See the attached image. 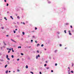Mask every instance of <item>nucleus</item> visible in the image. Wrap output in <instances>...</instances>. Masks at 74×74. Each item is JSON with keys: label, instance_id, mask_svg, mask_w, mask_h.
Wrapping results in <instances>:
<instances>
[{"label": "nucleus", "instance_id": "obj_1", "mask_svg": "<svg viewBox=\"0 0 74 74\" xmlns=\"http://www.w3.org/2000/svg\"><path fill=\"white\" fill-rule=\"evenodd\" d=\"M11 41H13V42H16H16L15 41V40L12 39H11Z\"/></svg>", "mask_w": 74, "mask_h": 74}, {"label": "nucleus", "instance_id": "obj_2", "mask_svg": "<svg viewBox=\"0 0 74 74\" xmlns=\"http://www.w3.org/2000/svg\"><path fill=\"white\" fill-rule=\"evenodd\" d=\"M3 42L4 43V45H7L6 44H5V43L4 42Z\"/></svg>", "mask_w": 74, "mask_h": 74}, {"label": "nucleus", "instance_id": "obj_3", "mask_svg": "<svg viewBox=\"0 0 74 74\" xmlns=\"http://www.w3.org/2000/svg\"><path fill=\"white\" fill-rule=\"evenodd\" d=\"M26 69H28V66L27 65H26Z\"/></svg>", "mask_w": 74, "mask_h": 74}, {"label": "nucleus", "instance_id": "obj_4", "mask_svg": "<svg viewBox=\"0 0 74 74\" xmlns=\"http://www.w3.org/2000/svg\"><path fill=\"white\" fill-rule=\"evenodd\" d=\"M8 66V64H6V65H5V68H6Z\"/></svg>", "mask_w": 74, "mask_h": 74}, {"label": "nucleus", "instance_id": "obj_5", "mask_svg": "<svg viewBox=\"0 0 74 74\" xmlns=\"http://www.w3.org/2000/svg\"><path fill=\"white\" fill-rule=\"evenodd\" d=\"M22 34L23 35H25V32H22Z\"/></svg>", "mask_w": 74, "mask_h": 74}, {"label": "nucleus", "instance_id": "obj_6", "mask_svg": "<svg viewBox=\"0 0 74 74\" xmlns=\"http://www.w3.org/2000/svg\"><path fill=\"white\" fill-rule=\"evenodd\" d=\"M39 45H40V44H38L37 45V47H38V46H39Z\"/></svg>", "mask_w": 74, "mask_h": 74}, {"label": "nucleus", "instance_id": "obj_7", "mask_svg": "<svg viewBox=\"0 0 74 74\" xmlns=\"http://www.w3.org/2000/svg\"><path fill=\"white\" fill-rule=\"evenodd\" d=\"M4 19H5V21H7V19L6 18V17H4Z\"/></svg>", "mask_w": 74, "mask_h": 74}, {"label": "nucleus", "instance_id": "obj_8", "mask_svg": "<svg viewBox=\"0 0 74 74\" xmlns=\"http://www.w3.org/2000/svg\"><path fill=\"white\" fill-rule=\"evenodd\" d=\"M8 71H6V74H7V73H8Z\"/></svg>", "mask_w": 74, "mask_h": 74}, {"label": "nucleus", "instance_id": "obj_9", "mask_svg": "<svg viewBox=\"0 0 74 74\" xmlns=\"http://www.w3.org/2000/svg\"><path fill=\"white\" fill-rule=\"evenodd\" d=\"M69 35H72V34H71V33H69Z\"/></svg>", "mask_w": 74, "mask_h": 74}, {"label": "nucleus", "instance_id": "obj_10", "mask_svg": "<svg viewBox=\"0 0 74 74\" xmlns=\"http://www.w3.org/2000/svg\"><path fill=\"white\" fill-rule=\"evenodd\" d=\"M21 48V47L20 46V47H18V48Z\"/></svg>", "mask_w": 74, "mask_h": 74}, {"label": "nucleus", "instance_id": "obj_11", "mask_svg": "<svg viewBox=\"0 0 74 74\" xmlns=\"http://www.w3.org/2000/svg\"><path fill=\"white\" fill-rule=\"evenodd\" d=\"M40 55H38V58H40Z\"/></svg>", "mask_w": 74, "mask_h": 74}, {"label": "nucleus", "instance_id": "obj_12", "mask_svg": "<svg viewBox=\"0 0 74 74\" xmlns=\"http://www.w3.org/2000/svg\"><path fill=\"white\" fill-rule=\"evenodd\" d=\"M12 52H14V50H13V48H12Z\"/></svg>", "mask_w": 74, "mask_h": 74}, {"label": "nucleus", "instance_id": "obj_13", "mask_svg": "<svg viewBox=\"0 0 74 74\" xmlns=\"http://www.w3.org/2000/svg\"><path fill=\"white\" fill-rule=\"evenodd\" d=\"M17 18H18V19H19V18H20L19 17V16H17Z\"/></svg>", "mask_w": 74, "mask_h": 74}, {"label": "nucleus", "instance_id": "obj_14", "mask_svg": "<svg viewBox=\"0 0 74 74\" xmlns=\"http://www.w3.org/2000/svg\"><path fill=\"white\" fill-rule=\"evenodd\" d=\"M8 55H6V58H8Z\"/></svg>", "mask_w": 74, "mask_h": 74}, {"label": "nucleus", "instance_id": "obj_15", "mask_svg": "<svg viewBox=\"0 0 74 74\" xmlns=\"http://www.w3.org/2000/svg\"><path fill=\"white\" fill-rule=\"evenodd\" d=\"M12 58H14V56L12 55Z\"/></svg>", "mask_w": 74, "mask_h": 74}, {"label": "nucleus", "instance_id": "obj_16", "mask_svg": "<svg viewBox=\"0 0 74 74\" xmlns=\"http://www.w3.org/2000/svg\"><path fill=\"white\" fill-rule=\"evenodd\" d=\"M10 18H11L12 19H13V18H12V16H10Z\"/></svg>", "mask_w": 74, "mask_h": 74}, {"label": "nucleus", "instance_id": "obj_17", "mask_svg": "<svg viewBox=\"0 0 74 74\" xmlns=\"http://www.w3.org/2000/svg\"><path fill=\"white\" fill-rule=\"evenodd\" d=\"M8 60H10V58H7Z\"/></svg>", "mask_w": 74, "mask_h": 74}, {"label": "nucleus", "instance_id": "obj_18", "mask_svg": "<svg viewBox=\"0 0 74 74\" xmlns=\"http://www.w3.org/2000/svg\"><path fill=\"white\" fill-rule=\"evenodd\" d=\"M36 59H38V56H36Z\"/></svg>", "mask_w": 74, "mask_h": 74}, {"label": "nucleus", "instance_id": "obj_19", "mask_svg": "<svg viewBox=\"0 0 74 74\" xmlns=\"http://www.w3.org/2000/svg\"><path fill=\"white\" fill-rule=\"evenodd\" d=\"M30 72L31 73H32V74H34L33 72Z\"/></svg>", "mask_w": 74, "mask_h": 74}, {"label": "nucleus", "instance_id": "obj_20", "mask_svg": "<svg viewBox=\"0 0 74 74\" xmlns=\"http://www.w3.org/2000/svg\"><path fill=\"white\" fill-rule=\"evenodd\" d=\"M1 50H2V49H3V47H1Z\"/></svg>", "mask_w": 74, "mask_h": 74}, {"label": "nucleus", "instance_id": "obj_21", "mask_svg": "<svg viewBox=\"0 0 74 74\" xmlns=\"http://www.w3.org/2000/svg\"><path fill=\"white\" fill-rule=\"evenodd\" d=\"M64 32L65 33H66V30H65L64 31Z\"/></svg>", "mask_w": 74, "mask_h": 74}, {"label": "nucleus", "instance_id": "obj_22", "mask_svg": "<svg viewBox=\"0 0 74 74\" xmlns=\"http://www.w3.org/2000/svg\"><path fill=\"white\" fill-rule=\"evenodd\" d=\"M58 51L57 50H56L55 51V52H57Z\"/></svg>", "mask_w": 74, "mask_h": 74}, {"label": "nucleus", "instance_id": "obj_23", "mask_svg": "<svg viewBox=\"0 0 74 74\" xmlns=\"http://www.w3.org/2000/svg\"><path fill=\"white\" fill-rule=\"evenodd\" d=\"M2 29H4V28L3 27H1Z\"/></svg>", "mask_w": 74, "mask_h": 74}, {"label": "nucleus", "instance_id": "obj_24", "mask_svg": "<svg viewBox=\"0 0 74 74\" xmlns=\"http://www.w3.org/2000/svg\"><path fill=\"white\" fill-rule=\"evenodd\" d=\"M44 46V45L42 44L41 45V47H43Z\"/></svg>", "mask_w": 74, "mask_h": 74}, {"label": "nucleus", "instance_id": "obj_25", "mask_svg": "<svg viewBox=\"0 0 74 74\" xmlns=\"http://www.w3.org/2000/svg\"><path fill=\"white\" fill-rule=\"evenodd\" d=\"M71 73H73V71H71Z\"/></svg>", "mask_w": 74, "mask_h": 74}, {"label": "nucleus", "instance_id": "obj_26", "mask_svg": "<svg viewBox=\"0 0 74 74\" xmlns=\"http://www.w3.org/2000/svg\"><path fill=\"white\" fill-rule=\"evenodd\" d=\"M35 30H37V28L36 27H35Z\"/></svg>", "mask_w": 74, "mask_h": 74}, {"label": "nucleus", "instance_id": "obj_27", "mask_svg": "<svg viewBox=\"0 0 74 74\" xmlns=\"http://www.w3.org/2000/svg\"><path fill=\"white\" fill-rule=\"evenodd\" d=\"M14 33H16V32L15 31H14Z\"/></svg>", "mask_w": 74, "mask_h": 74}, {"label": "nucleus", "instance_id": "obj_28", "mask_svg": "<svg viewBox=\"0 0 74 74\" xmlns=\"http://www.w3.org/2000/svg\"><path fill=\"white\" fill-rule=\"evenodd\" d=\"M33 38H35V36H32Z\"/></svg>", "mask_w": 74, "mask_h": 74}, {"label": "nucleus", "instance_id": "obj_29", "mask_svg": "<svg viewBox=\"0 0 74 74\" xmlns=\"http://www.w3.org/2000/svg\"><path fill=\"white\" fill-rule=\"evenodd\" d=\"M17 60V61H19V59H18Z\"/></svg>", "mask_w": 74, "mask_h": 74}, {"label": "nucleus", "instance_id": "obj_30", "mask_svg": "<svg viewBox=\"0 0 74 74\" xmlns=\"http://www.w3.org/2000/svg\"><path fill=\"white\" fill-rule=\"evenodd\" d=\"M44 66H47V64H45Z\"/></svg>", "mask_w": 74, "mask_h": 74}, {"label": "nucleus", "instance_id": "obj_31", "mask_svg": "<svg viewBox=\"0 0 74 74\" xmlns=\"http://www.w3.org/2000/svg\"><path fill=\"white\" fill-rule=\"evenodd\" d=\"M66 25H69V23H66Z\"/></svg>", "mask_w": 74, "mask_h": 74}, {"label": "nucleus", "instance_id": "obj_32", "mask_svg": "<svg viewBox=\"0 0 74 74\" xmlns=\"http://www.w3.org/2000/svg\"><path fill=\"white\" fill-rule=\"evenodd\" d=\"M51 73H53V70H52L51 71Z\"/></svg>", "mask_w": 74, "mask_h": 74}, {"label": "nucleus", "instance_id": "obj_33", "mask_svg": "<svg viewBox=\"0 0 74 74\" xmlns=\"http://www.w3.org/2000/svg\"><path fill=\"white\" fill-rule=\"evenodd\" d=\"M21 55H23V53H21Z\"/></svg>", "mask_w": 74, "mask_h": 74}, {"label": "nucleus", "instance_id": "obj_34", "mask_svg": "<svg viewBox=\"0 0 74 74\" xmlns=\"http://www.w3.org/2000/svg\"><path fill=\"white\" fill-rule=\"evenodd\" d=\"M35 42H36V43H37V41L36 40L35 41Z\"/></svg>", "mask_w": 74, "mask_h": 74}, {"label": "nucleus", "instance_id": "obj_35", "mask_svg": "<svg viewBox=\"0 0 74 74\" xmlns=\"http://www.w3.org/2000/svg\"><path fill=\"white\" fill-rule=\"evenodd\" d=\"M37 52H38V53H39V51H38V50H37Z\"/></svg>", "mask_w": 74, "mask_h": 74}, {"label": "nucleus", "instance_id": "obj_36", "mask_svg": "<svg viewBox=\"0 0 74 74\" xmlns=\"http://www.w3.org/2000/svg\"><path fill=\"white\" fill-rule=\"evenodd\" d=\"M49 69V67H48L47 68V69Z\"/></svg>", "mask_w": 74, "mask_h": 74}, {"label": "nucleus", "instance_id": "obj_37", "mask_svg": "<svg viewBox=\"0 0 74 74\" xmlns=\"http://www.w3.org/2000/svg\"><path fill=\"white\" fill-rule=\"evenodd\" d=\"M70 27H71V28H73V27H72V26L71 25Z\"/></svg>", "mask_w": 74, "mask_h": 74}, {"label": "nucleus", "instance_id": "obj_38", "mask_svg": "<svg viewBox=\"0 0 74 74\" xmlns=\"http://www.w3.org/2000/svg\"><path fill=\"white\" fill-rule=\"evenodd\" d=\"M60 47H62V45L61 44H60Z\"/></svg>", "mask_w": 74, "mask_h": 74}, {"label": "nucleus", "instance_id": "obj_39", "mask_svg": "<svg viewBox=\"0 0 74 74\" xmlns=\"http://www.w3.org/2000/svg\"><path fill=\"white\" fill-rule=\"evenodd\" d=\"M68 69H69V70H70V68L69 67H68Z\"/></svg>", "mask_w": 74, "mask_h": 74}, {"label": "nucleus", "instance_id": "obj_40", "mask_svg": "<svg viewBox=\"0 0 74 74\" xmlns=\"http://www.w3.org/2000/svg\"><path fill=\"white\" fill-rule=\"evenodd\" d=\"M7 6H8V3H7Z\"/></svg>", "mask_w": 74, "mask_h": 74}, {"label": "nucleus", "instance_id": "obj_41", "mask_svg": "<svg viewBox=\"0 0 74 74\" xmlns=\"http://www.w3.org/2000/svg\"><path fill=\"white\" fill-rule=\"evenodd\" d=\"M40 74H42V73H41V72H40Z\"/></svg>", "mask_w": 74, "mask_h": 74}, {"label": "nucleus", "instance_id": "obj_42", "mask_svg": "<svg viewBox=\"0 0 74 74\" xmlns=\"http://www.w3.org/2000/svg\"><path fill=\"white\" fill-rule=\"evenodd\" d=\"M5 2H7V1L6 0H4Z\"/></svg>", "mask_w": 74, "mask_h": 74}, {"label": "nucleus", "instance_id": "obj_43", "mask_svg": "<svg viewBox=\"0 0 74 74\" xmlns=\"http://www.w3.org/2000/svg\"><path fill=\"white\" fill-rule=\"evenodd\" d=\"M9 50H10V51H11V50H12L11 49H9Z\"/></svg>", "mask_w": 74, "mask_h": 74}, {"label": "nucleus", "instance_id": "obj_44", "mask_svg": "<svg viewBox=\"0 0 74 74\" xmlns=\"http://www.w3.org/2000/svg\"><path fill=\"white\" fill-rule=\"evenodd\" d=\"M23 25H25V23H24V22H23Z\"/></svg>", "mask_w": 74, "mask_h": 74}, {"label": "nucleus", "instance_id": "obj_45", "mask_svg": "<svg viewBox=\"0 0 74 74\" xmlns=\"http://www.w3.org/2000/svg\"><path fill=\"white\" fill-rule=\"evenodd\" d=\"M55 66H57V64L56 63V64H55Z\"/></svg>", "mask_w": 74, "mask_h": 74}, {"label": "nucleus", "instance_id": "obj_46", "mask_svg": "<svg viewBox=\"0 0 74 74\" xmlns=\"http://www.w3.org/2000/svg\"><path fill=\"white\" fill-rule=\"evenodd\" d=\"M33 40H31V42H33Z\"/></svg>", "mask_w": 74, "mask_h": 74}, {"label": "nucleus", "instance_id": "obj_47", "mask_svg": "<svg viewBox=\"0 0 74 74\" xmlns=\"http://www.w3.org/2000/svg\"><path fill=\"white\" fill-rule=\"evenodd\" d=\"M46 63H48V62L47 61H46Z\"/></svg>", "mask_w": 74, "mask_h": 74}, {"label": "nucleus", "instance_id": "obj_48", "mask_svg": "<svg viewBox=\"0 0 74 74\" xmlns=\"http://www.w3.org/2000/svg\"><path fill=\"white\" fill-rule=\"evenodd\" d=\"M1 62H3V60H1Z\"/></svg>", "mask_w": 74, "mask_h": 74}, {"label": "nucleus", "instance_id": "obj_49", "mask_svg": "<svg viewBox=\"0 0 74 74\" xmlns=\"http://www.w3.org/2000/svg\"><path fill=\"white\" fill-rule=\"evenodd\" d=\"M10 51H8V53H10Z\"/></svg>", "mask_w": 74, "mask_h": 74}, {"label": "nucleus", "instance_id": "obj_50", "mask_svg": "<svg viewBox=\"0 0 74 74\" xmlns=\"http://www.w3.org/2000/svg\"><path fill=\"white\" fill-rule=\"evenodd\" d=\"M71 32L70 31H69V33H70Z\"/></svg>", "mask_w": 74, "mask_h": 74}, {"label": "nucleus", "instance_id": "obj_51", "mask_svg": "<svg viewBox=\"0 0 74 74\" xmlns=\"http://www.w3.org/2000/svg\"><path fill=\"white\" fill-rule=\"evenodd\" d=\"M7 37H8V35H6Z\"/></svg>", "mask_w": 74, "mask_h": 74}, {"label": "nucleus", "instance_id": "obj_52", "mask_svg": "<svg viewBox=\"0 0 74 74\" xmlns=\"http://www.w3.org/2000/svg\"><path fill=\"white\" fill-rule=\"evenodd\" d=\"M17 71H19V70H17Z\"/></svg>", "mask_w": 74, "mask_h": 74}, {"label": "nucleus", "instance_id": "obj_53", "mask_svg": "<svg viewBox=\"0 0 74 74\" xmlns=\"http://www.w3.org/2000/svg\"><path fill=\"white\" fill-rule=\"evenodd\" d=\"M7 49L8 50V49H9L8 48H7Z\"/></svg>", "mask_w": 74, "mask_h": 74}, {"label": "nucleus", "instance_id": "obj_54", "mask_svg": "<svg viewBox=\"0 0 74 74\" xmlns=\"http://www.w3.org/2000/svg\"><path fill=\"white\" fill-rule=\"evenodd\" d=\"M9 73H10V72H11V71H9Z\"/></svg>", "mask_w": 74, "mask_h": 74}, {"label": "nucleus", "instance_id": "obj_55", "mask_svg": "<svg viewBox=\"0 0 74 74\" xmlns=\"http://www.w3.org/2000/svg\"><path fill=\"white\" fill-rule=\"evenodd\" d=\"M1 54L0 53V56H1Z\"/></svg>", "mask_w": 74, "mask_h": 74}, {"label": "nucleus", "instance_id": "obj_56", "mask_svg": "<svg viewBox=\"0 0 74 74\" xmlns=\"http://www.w3.org/2000/svg\"><path fill=\"white\" fill-rule=\"evenodd\" d=\"M15 30H16V31L17 30V29H16Z\"/></svg>", "mask_w": 74, "mask_h": 74}, {"label": "nucleus", "instance_id": "obj_57", "mask_svg": "<svg viewBox=\"0 0 74 74\" xmlns=\"http://www.w3.org/2000/svg\"><path fill=\"white\" fill-rule=\"evenodd\" d=\"M72 67H73V64H72Z\"/></svg>", "mask_w": 74, "mask_h": 74}, {"label": "nucleus", "instance_id": "obj_58", "mask_svg": "<svg viewBox=\"0 0 74 74\" xmlns=\"http://www.w3.org/2000/svg\"><path fill=\"white\" fill-rule=\"evenodd\" d=\"M16 16H18V14H16Z\"/></svg>", "mask_w": 74, "mask_h": 74}, {"label": "nucleus", "instance_id": "obj_59", "mask_svg": "<svg viewBox=\"0 0 74 74\" xmlns=\"http://www.w3.org/2000/svg\"><path fill=\"white\" fill-rule=\"evenodd\" d=\"M31 47H29V48H30Z\"/></svg>", "mask_w": 74, "mask_h": 74}, {"label": "nucleus", "instance_id": "obj_60", "mask_svg": "<svg viewBox=\"0 0 74 74\" xmlns=\"http://www.w3.org/2000/svg\"><path fill=\"white\" fill-rule=\"evenodd\" d=\"M7 13H8V12H7Z\"/></svg>", "mask_w": 74, "mask_h": 74}, {"label": "nucleus", "instance_id": "obj_61", "mask_svg": "<svg viewBox=\"0 0 74 74\" xmlns=\"http://www.w3.org/2000/svg\"><path fill=\"white\" fill-rule=\"evenodd\" d=\"M69 74H70V73H69Z\"/></svg>", "mask_w": 74, "mask_h": 74}, {"label": "nucleus", "instance_id": "obj_62", "mask_svg": "<svg viewBox=\"0 0 74 74\" xmlns=\"http://www.w3.org/2000/svg\"><path fill=\"white\" fill-rule=\"evenodd\" d=\"M13 72H15V71H14Z\"/></svg>", "mask_w": 74, "mask_h": 74}, {"label": "nucleus", "instance_id": "obj_63", "mask_svg": "<svg viewBox=\"0 0 74 74\" xmlns=\"http://www.w3.org/2000/svg\"><path fill=\"white\" fill-rule=\"evenodd\" d=\"M21 23H22V22Z\"/></svg>", "mask_w": 74, "mask_h": 74}, {"label": "nucleus", "instance_id": "obj_64", "mask_svg": "<svg viewBox=\"0 0 74 74\" xmlns=\"http://www.w3.org/2000/svg\"><path fill=\"white\" fill-rule=\"evenodd\" d=\"M45 50H46V49H45Z\"/></svg>", "mask_w": 74, "mask_h": 74}]
</instances>
